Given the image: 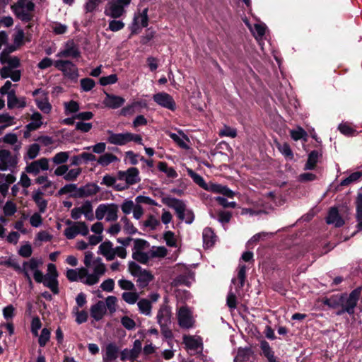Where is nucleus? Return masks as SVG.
Here are the masks:
<instances>
[{"label": "nucleus", "mask_w": 362, "mask_h": 362, "mask_svg": "<svg viewBox=\"0 0 362 362\" xmlns=\"http://www.w3.org/2000/svg\"><path fill=\"white\" fill-rule=\"evenodd\" d=\"M0 62L3 64H6L0 70L2 78H11L14 82L20 81L21 71L16 69L20 66V60L17 57L9 56L5 51H3L0 54Z\"/></svg>", "instance_id": "1"}, {"label": "nucleus", "mask_w": 362, "mask_h": 362, "mask_svg": "<svg viewBox=\"0 0 362 362\" xmlns=\"http://www.w3.org/2000/svg\"><path fill=\"white\" fill-rule=\"evenodd\" d=\"M117 179L120 182L116 185V190L123 191L127 189L131 185L140 182L139 171L136 168L132 167L127 170L117 172Z\"/></svg>", "instance_id": "2"}, {"label": "nucleus", "mask_w": 362, "mask_h": 362, "mask_svg": "<svg viewBox=\"0 0 362 362\" xmlns=\"http://www.w3.org/2000/svg\"><path fill=\"white\" fill-rule=\"evenodd\" d=\"M83 263L86 266L85 268L93 271V273L89 275H95L97 277V282L101 276H103L106 271L105 265L102 262V259L99 257L93 259V253L90 251H87L85 253Z\"/></svg>", "instance_id": "3"}, {"label": "nucleus", "mask_w": 362, "mask_h": 362, "mask_svg": "<svg viewBox=\"0 0 362 362\" xmlns=\"http://www.w3.org/2000/svg\"><path fill=\"white\" fill-rule=\"evenodd\" d=\"M66 278L70 281H81L85 284L92 286L96 284L97 277L95 275H89L87 268L76 269H69L66 271Z\"/></svg>", "instance_id": "4"}, {"label": "nucleus", "mask_w": 362, "mask_h": 362, "mask_svg": "<svg viewBox=\"0 0 362 362\" xmlns=\"http://www.w3.org/2000/svg\"><path fill=\"white\" fill-rule=\"evenodd\" d=\"M12 8L16 16L22 21L28 22L33 18L35 4L30 0H18Z\"/></svg>", "instance_id": "5"}, {"label": "nucleus", "mask_w": 362, "mask_h": 362, "mask_svg": "<svg viewBox=\"0 0 362 362\" xmlns=\"http://www.w3.org/2000/svg\"><path fill=\"white\" fill-rule=\"evenodd\" d=\"M128 269L132 276L137 278L138 286L141 288L147 286L153 278L148 271L143 269L138 264L133 261L129 262Z\"/></svg>", "instance_id": "6"}, {"label": "nucleus", "mask_w": 362, "mask_h": 362, "mask_svg": "<svg viewBox=\"0 0 362 362\" xmlns=\"http://www.w3.org/2000/svg\"><path fill=\"white\" fill-rule=\"evenodd\" d=\"M42 264L41 259L31 258L27 262H24L22 265L23 274L29 282H31L30 273L33 274L35 281L42 280V272L39 267Z\"/></svg>", "instance_id": "7"}, {"label": "nucleus", "mask_w": 362, "mask_h": 362, "mask_svg": "<svg viewBox=\"0 0 362 362\" xmlns=\"http://www.w3.org/2000/svg\"><path fill=\"white\" fill-rule=\"evenodd\" d=\"M118 206L115 204H100L95 209V218L98 221L105 220L108 222L115 221L118 218Z\"/></svg>", "instance_id": "8"}, {"label": "nucleus", "mask_w": 362, "mask_h": 362, "mask_svg": "<svg viewBox=\"0 0 362 362\" xmlns=\"http://www.w3.org/2000/svg\"><path fill=\"white\" fill-rule=\"evenodd\" d=\"M132 0H108L105 8V14L113 18H118L125 13V8Z\"/></svg>", "instance_id": "9"}, {"label": "nucleus", "mask_w": 362, "mask_h": 362, "mask_svg": "<svg viewBox=\"0 0 362 362\" xmlns=\"http://www.w3.org/2000/svg\"><path fill=\"white\" fill-rule=\"evenodd\" d=\"M66 224L69 225V226L64 230V235L69 240L74 239L79 234L83 236H86L89 233L88 227L85 222H71L68 220L66 221Z\"/></svg>", "instance_id": "10"}, {"label": "nucleus", "mask_w": 362, "mask_h": 362, "mask_svg": "<svg viewBox=\"0 0 362 362\" xmlns=\"http://www.w3.org/2000/svg\"><path fill=\"white\" fill-rule=\"evenodd\" d=\"M54 66L60 71L65 77L76 80L78 77L76 65L69 60L58 59L54 61Z\"/></svg>", "instance_id": "11"}, {"label": "nucleus", "mask_w": 362, "mask_h": 362, "mask_svg": "<svg viewBox=\"0 0 362 362\" xmlns=\"http://www.w3.org/2000/svg\"><path fill=\"white\" fill-rule=\"evenodd\" d=\"M361 293V288L358 287L353 290L349 295L341 294V308H344L346 313L352 315L357 305Z\"/></svg>", "instance_id": "12"}, {"label": "nucleus", "mask_w": 362, "mask_h": 362, "mask_svg": "<svg viewBox=\"0 0 362 362\" xmlns=\"http://www.w3.org/2000/svg\"><path fill=\"white\" fill-rule=\"evenodd\" d=\"M18 158L16 155L12 154L8 150H0V170L11 172L16 168Z\"/></svg>", "instance_id": "13"}, {"label": "nucleus", "mask_w": 362, "mask_h": 362, "mask_svg": "<svg viewBox=\"0 0 362 362\" xmlns=\"http://www.w3.org/2000/svg\"><path fill=\"white\" fill-rule=\"evenodd\" d=\"M33 95L35 97V102L37 107L45 114H49L52 110V105L49 103L47 93L41 88L35 90Z\"/></svg>", "instance_id": "14"}, {"label": "nucleus", "mask_w": 362, "mask_h": 362, "mask_svg": "<svg viewBox=\"0 0 362 362\" xmlns=\"http://www.w3.org/2000/svg\"><path fill=\"white\" fill-rule=\"evenodd\" d=\"M81 55V52L78 46L74 42V40H68L66 42L62 47L59 49V51L56 54V57L60 58H78Z\"/></svg>", "instance_id": "15"}, {"label": "nucleus", "mask_w": 362, "mask_h": 362, "mask_svg": "<svg viewBox=\"0 0 362 362\" xmlns=\"http://www.w3.org/2000/svg\"><path fill=\"white\" fill-rule=\"evenodd\" d=\"M49 160L43 157L27 164L25 168V170L27 173L37 175L41 171H47L49 170Z\"/></svg>", "instance_id": "16"}, {"label": "nucleus", "mask_w": 362, "mask_h": 362, "mask_svg": "<svg viewBox=\"0 0 362 362\" xmlns=\"http://www.w3.org/2000/svg\"><path fill=\"white\" fill-rule=\"evenodd\" d=\"M121 210L126 215L130 214L132 212L133 217L136 220L140 219L144 214L143 207L136 202L134 203L132 200L128 199H125L121 204Z\"/></svg>", "instance_id": "17"}, {"label": "nucleus", "mask_w": 362, "mask_h": 362, "mask_svg": "<svg viewBox=\"0 0 362 362\" xmlns=\"http://www.w3.org/2000/svg\"><path fill=\"white\" fill-rule=\"evenodd\" d=\"M153 99L155 103L158 105L170 110H175L176 108V104L173 97L165 92H160L153 95Z\"/></svg>", "instance_id": "18"}, {"label": "nucleus", "mask_w": 362, "mask_h": 362, "mask_svg": "<svg viewBox=\"0 0 362 362\" xmlns=\"http://www.w3.org/2000/svg\"><path fill=\"white\" fill-rule=\"evenodd\" d=\"M141 341L139 339H136L134 341L133 348L132 349H124L121 351V360H129L131 361H136L141 351Z\"/></svg>", "instance_id": "19"}, {"label": "nucleus", "mask_w": 362, "mask_h": 362, "mask_svg": "<svg viewBox=\"0 0 362 362\" xmlns=\"http://www.w3.org/2000/svg\"><path fill=\"white\" fill-rule=\"evenodd\" d=\"M179 325L182 328L189 329L193 326L194 320L192 312L186 306H182L177 313Z\"/></svg>", "instance_id": "20"}, {"label": "nucleus", "mask_w": 362, "mask_h": 362, "mask_svg": "<svg viewBox=\"0 0 362 362\" xmlns=\"http://www.w3.org/2000/svg\"><path fill=\"white\" fill-rule=\"evenodd\" d=\"M148 23V8H144L141 13L134 17V21L131 26L132 33H137L139 27H147Z\"/></svg>", "instance_id": "21"}, {"label": "nucleus", "mask_w": 362, "mask_h": 362, "mask_svg": "<svg viewBox=\"0 0 362 362\" xmlns=\"http://www.w3.org/2000/svg\"><path fill=\"white\" fill-rule=\"evenodd\" d=\"M105 97L103 100V105L110 109L121 107L125 103V99L121 96L105 93Z\"/></svg>", "instance_id": "22"}, {"label": "nucleus", "mask_w": 362, "mask_h": 362, "mask_svg": "<svg viewBox=\"0 0 362 362\" xmlns=\"http://www.w3.org/2000/svg\"><path fill=\"white\" fill-rule=\"evenodd\" d=\"M183 343L187 349L198 351L203 349L202 339L199 336L185 335Z\"/></svg>", "instance_id": "23"}, {"label": "nucleus", "mask_w": 362, "mask_h": 362, "mask_svg": "<svg viewBox=\"0 0 362 362\" xmlns=\"http://www.w3.org/2000/svg\"><path fill=\"white\" fill-rule=\"evenodd\" d=\"M26 106V101L24 97L17 98L14 90H11L7 96V107L8 109L23 108Z\"/></svg>", "instance_id": "24"}, {"label": "nucleus", "mask_w": 362, "mask_h": 362, "mask_svg": "<svg viewBox=\"0 0 362 362\" xmlns=\"http://www.w3.org/2000/svg\"><path fill=\"white\" fill-rule=\"evenodd\" d=\"M327 224L334 225L335 227H341L344 224V221L339 215L338 209L335 206L331 207L326 218Z\"/></svg>", "instance_id": "25"}, {"label": "nucleus", "mask_w": 362, "mask_h": 362, "mask_svg": "<svg viewBox=\"0 0 362 362\" xmlns=\"http://www.w3.org/2000/svg\"><path fill=\"white\" fill-rule=\"evenodd\" d=\"M106 306L103 301L99 300L93 305L90 309V316L95 320L99 321L103 319L106 314Z\"/></svg>", "instance_id": "26"}, {"label": "nucleus", "mask_w": 362, "mask_h": 362, "mask_svg": "<svg viewBox=\"0 0 362 362\" xmlns=\"http://www.w3.org/2000/svg\"><path fill=\"white\" fill-rule=\"evenodd\" d=\"M205 189L214 193L222 194L228 198H233L235 196V192L228 187L219 184L211 183L206 185Z\"/></svg>", "instance_id": "27"}, {"label": "nucleus", "mask_w": 362, "mask_h": 362, "mask_svg": "<svg viewBox=\"0 0 362 362\" xmlns=\"http://www.w3.org/2000/svg\"><path fill=\"white\" fill-rule=\"evenodd\" d=\"M157 322L160 326L169 325L171 322V312L168 307L163 305L157 313Z\"/></svg>", "instance_id": "28"}, {"label": "nucleus", "mask_w": 362, "mask_h": 362, "mask_svg": "<svg viewBox=\"0 0 362 362\" xmlns=\"http://www.w3.org/2000/svg\"><path fill=\"white\" fill-rule=\"evenodd\" d=\"M119 348L115 343H109L106 345L103 355V361L108 362L115 361L118 357Z\"/></svg>", "instance_id": "29"}, {"label": "nucleus", "mask_w": 362, "mask_h": 362, "mask_svg": "<svg viewBox=\"0 0 362 362\" xmlns=\"http://www.w3.org/2000/svg\"><path fill=\"white\" fill-rule=\"evenodd\" d=\"M57 276L54 275H43L42 273V280L37 281V283H42L45 286L49 288L53 293L57 294L59 293Z\"/></svg>", "instance_id": "30"}, {"label": "nucleus", "mask_w": 362, "mask_h": 362, "mask_svg": "<svg viewBox=\"0 0 362 362\" xmlns=\"http://www.w3.org/2000/svg\"><path fill=\"white\" fill-rule=\"evenodd\" d=\"M32 199L36 204L39 212L44 214L47 208V201L43 198V192L40 189L34 191L32 194Z\"/></svg>", "instance_id": "31"}, {"label": "nucleus", "mask_w": 362, "mask_h": 362, "mask_svg": "<svg viewBox=\"0 0 362 362\" xmlns=\"http://www.w3.org/2000/svg\"><path fill=\"white\" fill-rule=\"evenodd\" d=\"M30 119V122H29L25 127L28 132L24 133L25 137H28L29 136L28 132L37 129L42 124V115L38 112H35L33 113Z\"/></svg>", "instance_id": "32"}, {"label": "nucleus", "mask_w": 362, "mask_h": 362, "mask_svg": "<svg viewBox=\"0 0 362 362\" xmlns=\"http://www.w3.org/2000/svg\"><path fill=\"white\" fill-rule=\"evenodd\" d=\"M108 134L107 141L111 144L122 146L128 143L127 132L116 134L108 131Z\"/></svg>", "instance_id": "33"}, {"label": "nucleus", "mask_w": 362, "mask_h": 362, "mask_svg": "<svg viewBox=\"0 0 362 362\" xmlns=\"http://www.w3.org/2000/svg\"><path fill=\"white\" fill-rule=\"evenodd\" d=\"M99 252L103 255L107 261H112L115 259L113 253L114 247L112 242L106 240L102 243L99 246Z\"/></svg>", "instance_id": "34"}, {"label": "nucleus", "mask_w": 362, "mask_h": 362, "mask_svg": "<svg viewBox=\"0 0 362 362\" xmlns=\"http://www.w3.org/2000/svg\"><path fill=\"white\" fill-rule=\"evenodd\" d=\"M163 202L169 207L173 209L177 215H181L184 209L186 208V205L183 201L176 198H165L163 199Z\"/></svg>", "instance_id": "35"}, {"label": "nucleus", "mask_w": 362, "mask_h": 362, "mask_svg": "<svg viewBox=\"0 0 362 362\" xmlns=\"http://www.w3.org/2000/svg\"><path fill=\"white\" fill-rule=\"evenodd\" d=\"M203 243L205 247H211L216 241V235L210 228H206L202 233Z\"/></svg>", "instance_id": "36"}, {"label": "nucleus", "mask_w": 362, "mask_h": 362, "mask_svg": "<svg viewBox=\"0 0 362 362\" xmlns=\"http://www.w3.org/2000/svg\"><path fill=\"white\" fill-rule=\"evenodd\" d=\"M194 281V274L192 272H187L185 274H181L175 279V285H185L190 286Z\"/></svg>", "instance_id": "37"}, {"label": "nucleus", "mask_w": 362, "mask_h": 362, "mask_svg": "<svg viewBox=\"0 0 362 362\" xmlns=\"http://www.w3.org/2000/svg\"><path fill=\"white\" fill-rule=\"evenodd\" d=\"M137 306L140 313L150 316L151 315V301L146 298H141L137 302Z\"/></svg>", "instance_id": "38"}, {"label": "nucleus", "mask_w": 362, "mask_h": 362, "mask_svg": "<svg viewBox=\"0 0 362 362\" xmlns=\"http://www.w3.org/2000/svg\"><path fill=\"white\" fill-rule=\"evenodd\" d=\"M260 347L264 356L267 358L269 362H276V357L269 344L267 341H262Z\"/></svg>", "instance_id": "39"}, {"label": "nucleus", "mask_w": 362, "mask_h": 362, "mask_svg": "<svg viewBox=\"0 0 362 362\" xmlns=\"http://www.w3.org/2000/svg\"><path fill=\"white\" fill-rule=\"evenodd\" d=\"M117 161H119V158L110 153L103 154L97 160L98 163L102 166H107L110 163Z\"/></svg>", "instance_id": "40"}, {"label": "nucleus", "mask_w": 362, "mask_h": 362, "mask_svg": "<svg viewBox=\"0 0 362 362\" xmlns=\"http://www.w3.org/2000/svg\"><path fill=\"white\" fill-rule=\"evenodd\" d=\"M40 147L38 144H33L28 146L26 153L24 156L25 160H33L40 153Z\"/></svg>", "instance_id": "41"}, {"label": "nucleus", "mask_w": 362, "mask_h": 362, "mask_svg": "<svg viewBox=\"0 0 362 362\" xmlns=\"http://www.w3.org/2000/svg\"><path fill=\"white\" fill-rule=\"evenodd\" d=\"M357 228L362 230V194H358L356 200Z\"/></svg>", "instance_id": "42"}, {"label": "nucleus", "mask_w": 362, "mask_h": 362, "mask_svg": "<svg viewBox=\"0 0 362 362\" xmlns=\"http://www.w3.org/2000/svg\"><path fill=\"white\" fill-rule=\"evenodd\" d=\"M122 300L129 305H134L139 301V293L133 291L124 292L122 294Z\"/></svg>", "instance_id": "43"}, {"label": "nucleus", "mask_w": 362, "mask_h": 362, "mask_svg": "<svg viewBox=\"0 0 362 362\" xmlns=\"http://www.w3.org/2000/svg\"><path fill=\"white\" fill-rule=\"evenodd\" d=\"M99 187L95 184L87 185L79 189L80 194L83 197H89L95 194Z\"/></svg>", "instance_id": "44"}, {"label": "nucleus", "mask_w": 362, "mask_h": 362, "mask_svg": "<svg viewBox=\"0 0 362 362\" xmlns=\"http://www.w3.org/2000/svg\"><path fill=\"white\" fill-rule=\"evenodd\" d=\"M257 40L260 42L265 34L266 26L264 24H255L253 28H250Z\"/></svg>", "instance_id": "45"}, {"label": "nucleus", "mask_w": 362, "mask_h": 362, "mask_svg": "<svg viewBox=\"0 0 362 362\" xmlns=\"http://www.w3.org/2000/svg\"><path fill=\"white\" fill-rule=\"evenodd\" d=\"M320 153L317 151H313L308 155V158L305 166V170H313L315 168V165L319 158Z\"/></svg>", "instance_id": "46"}, {"label": "nucleus", "mask_w": 362, "mask_h": 362, "mask_svg": "<svg viewBox=\"0 0 362 362\" xmlns=\"http://www.w3.org/2000/svg\"><path fill=\"white\" fill-rule=\"evenodd\" d=\"M69 158V152L61 151L54 155L51 159V160L57 165H64L68 160Z\"/></svg>", "instance_id": "47"}, {"label": "nucleus", "mask_w": 362, "mask_h": 362, "mask_svg": "<svg viewBox=\"0 0 362 362\" xmlns=\"http://www.w3.org/2000/svg\"><path fill=\"white\" fill-rule=\"evenodd\" d=\"M251 351L247 349H240L234 358V362H248L250 358Z\"/></svg>", "instance_id": "48"}, {"label": "nucleus", "mask_w": 362, "mask_h": 362, "mask_svg": "<svg viewBox=\"0 0 362 362\" xmlns=\"http://www.w3.org/2000/svg\"><path fill=\"white\" fill-rule=\"evenodd\" d=\"M324 304L331 308H341V295L332 296L324 300Z\"/></svg>", "instance_id": "49"}, {"label": "nucleus", "mask_w": 362, "mask_h": 362, "mask_svg": "<svg viewBox=\"0 0 362 362\" xmlns=\"http://www.w3.org/2000/svg\"><path fill=\"white\" fill-rule=\"evenodd\" d=\"M120 221L123 223L124 230L127 234L134 235L137 233V229L127 217H122Z\"/></svg>", "instance_id": "50"}, {"label": "nucleus", "mask_w": 362, "mask_h": 362, "mask_svg": "<svg viewBox=\"0 0 362 362\" xmlns=\"http://www.w3.org/2000/svg\"><path fill=\"white\" fill-rule=\"evenodd\" d=\"M187 173L193 180V181L197 184L199 187L204 189L206 188L207 184L205 182L204 178L199 174L194 172L192 169H187Z\"/></svg>", "instance_id": "51"}, {"label": "nucleus", "mask_w": 362, "mask_h": 362, "mask_svg": "<svg viewBox=\"0 0 362 362\" xmlns=\"http://www.w3.org/2000/svg\"><path fill=\"white\" fill-rule=\"evenodd\" d=\"M79 110V104L74 100L64 103V112L66 115L70 114H77Z\"/></svg>", "instance_id": "52"}, {"label": "nucleus", "mask_w": 362, "mask_h": 362, "mask_svg": "<svg viewBox=\"0 0 362 362\" xmlns=\"http://www.w3.org/2000/svg\"><path fill=\"white\" fill-rule=\"evenodd\" d=\"M291 138L298 141L299 139L307 140V132L301 127H298L296 129H292L290 131Z\"/></svg>", "instance_id": "53"}, {"label": "nucleus", "mask_w": 362, "mask_h": 362, "mask_svg": "<svg viewBox=\"0 0 362 362\" xmlns=\"http://www.w3.org/2000/svg\"><path fill=\"white\" fill-rule=\"evenodd\" d=\"M14 120V117L11 116L7 112L0 115V124H3L1 127H4V130L5 128L16 124Z\"/></svg>", "instance_id": "54"}, {"label": "nucleus", "mask_w": 362, "mask_h": 362, "mask_svg": "<svg viewBox=\"0 0 362 362\" xmlns=\"http://www.w3.org/2000/svg\"><path fill=\"white\" fill-rule=\"evenodd\" d=\"M82 169L81 168L69 169L65 176V180L68 182H73L77 180L78 177L81 175Z\"/></svg>", "instance_id": "55"}, {"label": "nucleus", "mask_w": 362, "mask_h": 362, "mask_svg": "<svg viewBox=\"0 0 362 362\" xmlns=\"http://www.w3.org/2000/svg\"><path fill=\"white\" fill-rule=\"evenodd\" d=\"M178 218L181 221H185L187 224H190L194 221V215L191 210H188L186 208L184 209L181 215H177Z\"/></svg>", "instance_id": "56"}, {"label": "nucleus", "mask_w": 362, "mask_h": 362, "mask_svg": "<svg viewBox=\"0 0 362 362\" xmlns=\"http://www.w3.org/2000/svg\"><path fill=\"white\" fill-rule=\"evenodd\" d=\"M132 258L134 260L139 262L140 263L146 264L148 262L149 259L151 258L150 252H148L147 253L144 252V251L132 252Z\"/></svg>", "instance_id": "57"}, {"label": "nucleus", "mask_w": 362, "mask_h": 362, "mask_svg": "<svg viewBox=\"0 0 362 362\" xmlns=\"http://www.w3.org/2000/svg\"><path fill=\"white\" fill-rule=\"evenodd\" d=\"M51 332L47 328H43L39 336L38 343L41 347H44L49 341Z\"/></svg>", "instance_id": "58"}, {"label": "nucleus", "mask_w": 362, "mask_h": 362, "mask_svg": "<svg viewBox=\"0 0 362 362\" xmlns=\"http://www.w3.org/2000/svg\"><path fill=\"white\" fill-rule=\"evenodd\" d=\"M117 175L116 177H113L110 175H105L103 180L101 182L102 185H105L107 187H112L114 189H116V185H118L119 182H117Z\"/></svg>", "instance_id": "59"}, {"label": "nucleus", "mask_w": 362, "mask_h": 362, "mask_svg": "<svg viewBox=\"0 0 362 362\" xmlns=\"http://www.w3.org/2000/svg\"><path fill=\"white\" fill-rule=\"evenodd\" d=\"M35 182L37 185H42V188L46 189L51 187L53 185V182L49 180L47 175L38 176L35 180Z\"/></svg>", "instance_id": "60"}, {"label": "nucleus", "mask_w": 362, "mask_h": 362, "mask_svg": "<svg viewBox=\"0 0 362 362\" xmlns=\"http://www.w3.org/2000/svg\"><path fill=\"white\" fill-rule=\"evenodd\" d=\"M361 175L362 174L361 172L353 173L349 177L341 180L340 182V185L347 186L351 183L357 181L361 177Z\"/></svg>", "instance_id": "61"}, {"label": "nucleus", "mask_w": 362, "mask_h": 362, "mask_svg": "<svg viewBox=\"0 0 362 362\" xmlns=\"http://www.w3.org/2000/svg\"><path fill=\"white\" fill-rule=\"evenodd\" d=\"M117 302V298L115 296H110L107 297L105 302H104L106 306V310L108 309L111 313H115L116 311Z\"/></svg>", "instance_id": "62"}, {"label": "nucleus", "mask_w": 362, "mask_h": 362, "mask_svg": "<svg viewBox=\"0 0 362 362\" xmlns=\"http://www.w3.org/2000/svg\"><path fill=\"white\" fill-rule=\"evenodd\" d=\"M80 83L81 89L85 92L90 91L94 88L95 85V81L90 78H82L80 81Z\"/></svg>", "instance_id": "63"}, {"label": "nucleus", "mask_w": 362, "mask_h": 362, "mask_svg": "<svg viewBox=\"0 0 362 362\" xmlns=\"http://www.w3.org/2000/svg\"><path fill=\"white\" fill-rule=\"evenodd\" d=\"M149 252L151 257H163L167 255V250L165 247H153Z\"/></svg>", "instance_id": "64"}]
</instances>
